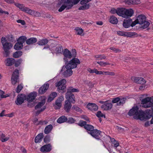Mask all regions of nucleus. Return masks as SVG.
<instances>
[{"instance_id": "nucleus-30", "label": "nucleus", "mask_w": 153, "mask_h": 153, "mask_svg": "<svg viewBox=\"0 0 153 153\" xmlns=\"http://www.w3.org/2000/svg\"><path fill=\"white\" fill-rule=\"evenodd\" d=\"M54 51H52L54 52V53L56 54L62 53H63V48L62 46H59L57 47L56 48H54Z\"/></svg>"}, {"instance_id": "nucleus-39", "label": "nucleus", "mask_w": 153, "mask_h": 153, "mask_svg": "<svg viewBox=\"0 0 153 153\" xmlns=\"http://www.w3.org/2000/svg\"><path fill=\"white\" fill-rule=\"evenodd\" d=\"M57 94L56 92H53L51 93L49 96L48 98V102H51L57 96Z\"/></svg>"}, {"instance_id": "nucleus-54", "label": "nucleus", "mask_w": 153, "mask_h": 153, "mask_svg": "<svg viewBox=\"0 0 153 153\" xmlns=\"http://www.w3.org/2000/svg\"><path fill=\"white\" fill-rule=\"evenodd\" d=\"M22 60L21 59H19L18 60H15L14 63L16 67L19 66L22 63Z\"/></svg>"}, {"instance_id": "nucleus-11", "label": "nucleus", "mask_w": 153, "mask_h": 153, "mask_svg": "<svg viewBox=\"0 0 153 153\" xmlns=\"http://www.w3.org/2000/svg\"><path fill=\"white\" fill-rule=\"evenodd\" d=\"M126 99L125 98H120L117 97L113 98L112 100V102L113 103H117V105H122L125 102Z\"/></svg>"}, {"instance_id": "nucleus-49", "label": "nucleus", "mask_w": 153, "mask_h": 153, "mask_svg": "<svg viewBox=\"0 0 153 153\" xmlns=\"http://www.w3.org/2000/svg\"><path fill=\"white\" fill-rule=\"evenodd\" d=\"M85 129L87 130L90 131H93L94 129V127L93 126H92L90 125L87 124L85 126Z\"/></svg>"}, {"instance_id": "nucleus-50", "label": "nucleus", "mask_w": 153, "mask_h": 153, "mask_svg": "<svg viewBox=\"0 0 153 153\" xmlns=\"http://www.w3.org/2000/svg\"><path fill=\"white\" fill-rule=\"evenodd\" d=\"M150 103H149L148 105H146L144 106L145 108H148L151 107L153 105V96L150 97Z\"/></svg>"}, {"instance_id": "nucleus-22", "label": "nucleus", "mask_w": 153, "mask_h": 153, "mask_svg": "<svg viewBox=\"0 0 153 153\" xmlns=\"http://www.w3.org/2000/svg\"><path fill=\"white\" fill-rule=\"evenodd\" d=\"M15 5L22 11L27 13V12L29 9L28 8L25 7L23 4L19 3H16Z\"/></svg>"}, {"instance_id": "nucleus-12", "label": "nucleus", "mask_w": 153, "mask_h": 153, "mask_svg": "<svg viewBox=\"0 0 153 153\" xmlns=\"http://www.w3.org/2000/svg\"><path fill=\"white\" fill-rule=\"evenodd\" d=\"M88 133L93 137L97 140L100 139V138L101 137V132L97 129H94L93 131H91Z\"/></svg>"}, {"instance_id": "nucleus-2", "label": "nucleus", "mask_w": 153, "mask_h": 153, "mask_svg": "<svg viewBox=\"0 0 153 153\" xmlns=\"http://www.w3.org/2000/svg\"><path fill=\"white\" fill-rule=\"evenodd\" d=\"M146 116H147L146 111V113H145L141 109L139 110V108L137 106H134V119L143 120L149 119L152 117L150 121V123L151 124H153V114L150 118L146 117Z\"/></svg>"}, {"instance_id": "nucleus-20", "label": "nucleus", "mask_w": 153, "mask_h": 153, "mask_svg": "<svg viewBox=\"0 0 153 153\" xmlns=\"http://www.w3.org/2000/svg\"><path fill=\"white\" fill-rule=\"evenodd\" d=\"M48 83H45L40 88L39 90V93L40 94H42L45 93L49 87Z\"/></svg>"}, {"instance_id": "nucleus-61", "label": "nucleus", "mask_w": 153, "mask_h": 153, "mask_svg": "<svg viewBox=\"0 0 153 153\" xmlns=\"http://www.w3.org/2000/svg\"><path fill=\"white\" fill-rule=\"evenodd\" d=\"M72 109L74 110H75L77 111H80V112L81 111V110L80 108L78 106L74 105L72 107Z\"/></svg>"}, {"instance_id": "nucleus-45", "label": "nucleus", "mask_w": 153, "mask_h": 153, "mask_svg": "<svg viewBox=\"0 0 153 153\" xmlns=\"http://www.w3.org/2000/svg\"><path fill=\"white\" fill-rule=\"evenodd\" d=\"M110 138L112 144L114 145V147L116 148L117 147L119 146V143L117 141L115 140L114 138H111V137Z\"/></svg>"}, {"instance_id": "nucleus-44", "label": "nucleus", "mask_w": 153, "mask_h": 153, "mask_svg": "<svg viewBox=\"0 0 153 153\" xmlns=\"http://www.w3.org/2000/svg\"><path fill=\"white\" fill-rule=\"evenodd\" d=\"M82 6H80L78 8L79 10H87L90 7L89 4H81Z\"/></svg>"}, {"instance_id": "nucleus-6", "label": "nucleus", "mask_w": 153, "mask_h": 153, "mask_svg": "<svg viewBox=\"0 0 153 153\" xmlns=\"http://www.w3.org/2000/svg\"><path fill=\"white\" fill-rule=\"evenodd\" d=\"M46 99V97L44 96H41L39 97V100L41 101L38 103L36 105L35 108L36 109L41 108V110L37 111L36 113L37 115H38L41 112L44 111L46 108L45 106L44 105Z\"/></svg>"}, {"instance_id": "nucleus-62", "label": "nucleus", "mask_w": 153, "mask_h": 153, "mask_svg": "<svg viewBox=\"0 0 153 153\" xmlns=\"http://www.w3.org/2000/svg\"><path fill=\"white\" fill-rule=\"evenodd\" d=\"M92 0H82L80 2L81 4H89L88 2L91 1Z\"/></svg>"}, {"instance_id": "nucleus-58", "label": "nucleus", "mask_w": 153, "mask_h": 153, "mask_svg": "<svg viewBox=\"0 0 153 153\" xmlns=\"http://www.w3.org/2000/svg\"><path fill=\"white\" fill-rule=\"evenodd\" d=\"M86 122L85 121H80V122L78 123V125L82 127L84 126L85 128V126L87 125Z\"/></svg>"}, {"instance_id": "nucleus-34", "label": "nucleus", "mask_w": 153, "mask_h": 153, "mask_svg": "<svg viewBox=\"0 0 153 153\" xmlns=\"http://www.w3.org/2000/svg\"><path fill=\"white\" fill-rule=\"evenodd\" d=\"M79 90L78 89L74 88L73 87H70L68 88L67 93H68V94H72V93L79 92Z\"/></svg>"}, {"instance_id": "nucleus-37", "label": "nucleus", "mask_w": 153, "mask_h": 153, "mask_svg": "<svg viewBox=\"0 0 153 153\" xmlns=\"http://www.w3.org/2000/svg\"><path fill=\"white\" fill-rule=\"evenodd\" d=\"M27 38L25 36H22L20 37L17 41V42H19L20 43H22V45H23V43H24L25 41L26 42L27 40Z\"/></svg>"}, {"instance_id": "nucleus-23", "label": "nucleus", "mask_w": 153, "mask_h": 153, "mask_svg": "<svg viewBox=\"0 0 153 153\" xmlns=\"http://www.w3.org/2000/svg\"><path fill=\"white\" fill-rule=\"evenodd\" d=\"M87 108L92 111H96L98 109V106L95 104L88 103L87 105Z\"/></svg>"}, {"instance_id": "nucleus-48", "label": "nucleus", "mask_w": 153, "mask_h": 153, "mask_svg": "<svg viewBox=\"0 0 153 153\" xmlns=\"http://www.w3.org/2000/svg\"><path fill=\"white\" fill-rule=\"evenodd\" d=\"M68 2L69 1V4L70 5H72V7L74 5L77 4L80 0H67Z\"/></svg>"}, {"instance_id": "nucleus-55", "label": "nucleus", "mask_w": 153, "mask_h": 153, "mask_svg": "<svg viewBox=\"0 0 153 153\" xmlns=\"http://www.w3.org/2000/svg\"><path fill=\"white\" fill-rule=\"evenodd\" d=\"M96 116L99 118L104 117L105 118V116L102 114L100 111H98L97 113Z\"/></svg>"}, {"instance_id": "nucleus-9", "label": "nucleus", "mask_w": 153, "mask_h": 153, "mask_svg": "<svg viewBox=\"0 0 153 153\" xmlns=\"http://www.w3.org/2000/svg\"><path fill=\"white\" fill-rule=\"evenodd\" d=\"M63 4L61 6L58 10L59 12H61L65 9L66 10H70L72 7V5H70L67 0H63Z\"/></svg>"}, {"instance_id": "nucleus-19", "label": "nucleus", "mask_w": 153, "mask_h": 153, "mask_svg": "<svg viewBox=\"0 0 153 153\" xmlns=\"http://www.w3.org/2000/svg\"><path fill=\"white\" fill-rule=\"evenodd\" d=\"M51 145L48 144L42 146L40 148V151L42 152H47L50 151L51 150Z\"/></svg>"}, {"instance_id": "nucleus-60", "label": "nucleus", "mask_w": 153, "mask_h": 153, "mask_svg": "<svg viewBox=\"0 0 153 153\" xmlns=\"http://www.w3.org/2000/svg\"><path fill=\"white\" fill-rule=\"evenodd\" d=\"M126 32L119 31L117 32V34L119 36H125Z\"/></svg>"}, {"instance_id": "nucleus-18", "label": "nucleus", "mask_w": 153, "mask_h": 153, "mask_svg": "<svg viewBox=\"0 0 153 153\" xmlns=\"http://www.w3.org/2000/svg\"><path fill=\"white\" fill-rule=\"evenodd\" d=\"M65 98L66 100H68L69 101L73 104L75 102V97L73 94H68V93H66L65 95Z\"/></svg>"}, {"instance_id": "nucleus-24", "label": "nucleus", "mask_w": 153, "mask_h": 153, "mask_svg": "<svg viewBox=\"0 0 153 153\" xmlns=\"http://www.w3.org/2000/svg\"><path fill=\"white\" fill-rule=\"evenodd\" d=\"M71 103L68 100H66L65 102L64 109L67 112H69L71 107Z\"/></svg>"}, {"instance_id": "nucleus-15", "label": "nucleus", "mask_w": 153, "mask_h": 153, "mask_svg": "<svg viewBox=\"0 0 153 153\" xmlns=\"http://www.w3.org/2000/svg\"><path fill=\"white\" fill-rule=\"evenodd\" d=\"M64 98L63 96H60L56 101L55 104L54 105V107L56 109H59L62 106V102L64 100Z\"/></svg>"}, {"instance_id": "nucleus-26", "label": "nucleus", "mask_w": 153, "mask_h": 153, "mask_svg": "<svg viewBox=\"0 0 153 153\" xmlns=\"http://www.w3.org/2000/svg\"><path fill=\"white\" fill-rule=\"evenodd\" d=\"M134 82L137 84L143 85L146 83V81L142 77H134Z\"/></svg>"}, {"instance_id": "nucleus-21", "label": "nucleus", "mask_w": 153, "mask_h": 153, "mask_svg": "<svg viewBox=\"0 0 153 153\" xmlns=\"http://www.w3.org/2000/svg\"><path fill=\"white\" fill-rule=\"evenodd\" d=\"M37 96V93L35 92L31 93L26 97L27 100L28 102L32 101L34 100Z\"/></svg>"}, {"instance_id": "nucleus-63", "label": "nucleus", "mask_w": 153, "mask_h": 153, "mask_svg": "<svg viewBox=\"0 0 153 153\" xmlns=\"http://www.w3.org/2000/svg\"><path fill=\"white\" fill-rule=\"evenodd\" d=\"M67 121L68 123L71 124L74 123L75 121V120L72 117L68 118Z\"/></svg>"}, {"instance_id": "nucleus-47", "label": "nucleus", "mask_w": 153, "mask_h": 153, "mask_svg": "<svg viewBox=\"0 0 153 153\" xmlns=\"http://www.w3.org/2000/svg\"><path fill=\"white\" fill-rule=\"evenodd\" d=\"M22 55V52L21 51H17L14 53L13 55V57L15 58H18L21 56Z\"/></svg>"}, {"instance_id": "nucleus-42", "label": "nucleus", "mask_w": 153, "mask_h": 153, "mask_svg": "<svg viewBox=\"0 0 153 153\" xmlns=\"http://www.w3.org/2000/svg\"><path fill=\"white\" fill-rule=\"evenodd\" d=\"M23 47L22 43L18 42L16 43L14 46V48L16 50H20Z\"/></svg>"}, {"instance_id": "nucleus-16", "label": "nucleus", "mask_w": 153, "mask_h": 153, "mask_svg": "<svg viewBox=\"0 0 153 153\" xmlns=\"http://www.w3.org/2000/svg\"><path fill=\"white\" fill-rule=\"evenodd\" d=\"M112 106V104L110 102L109 100H107L105 101V103L101 106V108L104 110L107 111L111 109Z\"/></svg>"}, {"instance_id": "nucleus-27", "label": "nucleus", "mask_w": 153, "mask_h": 153, "mask_svg": "<svg viewBox=\"0 0 153 153\" xmlns=\"http://www.w3.org/2000/svg\"><path fill=\"white\" fill-rule=\"evenodd\" d=\"M15 62V60L12 58H7L5 61V65L7 66H10L13 64Z\"/></svg>"}, {"instance_id": "nucleus-3", "label": "nucleus", "mask_w": 153, "mask_h": 153, "mask_svg": "<svg viewBox=\"0 0 153 153\" xmlns=\"http://www.w3.org/2000/svg\"><path fill=\"white\" fill-rule=\"evenodd\" d=\"M1 42L5 54L6 56H7L10 53V51L9 50L12 48L13 45L11 43L8 42L6 38L3 37L1 38Z\"/></svg>"}, {"instance_id": "nucleus-51", "label": "nucleus", "mask_w": 153, "mask_h": 153, "mask_svg": "<svg viewBox=\"0 0 153 153\" xmlns=\"http://www.w3.org/2000/svg\"><path fill=\"white\" fill-rule=\"evenodd\" d=\"M95 57L98 59H105L106 57L103 55H97L95 56Z\"/></svg>"}, {"instance_id": "nucleus-38", "label": "nucleus", "mask_w": 153, "mask_h": 153, "mask_svg": "<svg viewBox=\"0 0 153 153\" xmlns=\"http://www.w3.org/2000/svg\"><path fill=\"white\" fill-rule=\"evenodd\" d=\"M9 139L8 136H6L3 133H1L0 135V140L2 142H5L7 141Z\"/></svg>"}, {"instance_id": "nucleus-14", "label": "nucleus", "mask_w": 153, "mask_h": 153, "mask_svg": "<svg viewBox=\"0 0 153 153\" xmlns=\"http://www.w3.org/2000/svg\"><path fill=\"white\" fill-rule=\"evenodd\" d=\"M26 99V96L25 94H21L18 95L15 103L17 105L21 104Z\"/></svg>"}, {"instance_id": "nucleus-43", "label": "nucleus", "mask_w": 153, "mask_h": 153, "mask_svg": "<svg viewBox=\"0 0 153 153\" xmlns=\"http://www.w3.org/2000/svg\"><path fill=\"white\" fill-rule=\"evenodd\" d=\"M146 114L147 116L146 117L150 118L152 115L153 114V105L151 107V109L147 110L146 111Z\"/></svg>"}, {"instance_id": "nucleus-33", "label": "nucleus", "mask_w": 153, "mask_h": 153, "mask_svg": "<svg viewBox=\"0 0 153 153\" xmlns=\"http://www.w3.org/2000/svg\"><path fill=\"white\" fill-rule=\"evenodd\" d=\"M109 21L111 23L114 25L117 24L118 22L117 19L114 16H111L109 19Z\"/></svg>"}, {"instance_id": "nucleus-8", "label": "nucleus", "mask_w": 153, "mask_h": 153, "mask_svg": "<svg viewBox=\"0 0 153 153\" xmlns=\"http://www.w3.org/2000/svg\"><path fill=\"white\" fill-rule=\"evenodd\" d=\"M146 19H147V18L144 15L140 14L137 16L136 15V19L134 20V27H136V26H137V24H140Z\"/></svg>"}, {"instance_id": "nucleus-5", "label": "nucleus", "mask_w": 153, "mask_h": 153, "mask_svg": "<svg viewBox=\"0 0 153 153\" xmlns=\"http://www.w3.org/2000/svg\"><path fill=\"white\" fill-rule=\"evenodd\" d=\"M133 10L131 9H127L120 8L118 11V15L124 18H128L131 16L133 13Z\"/></svg>"}, {"instance_id": "nucleus-31", "label": "nucleus", "mask_w": 153, "mask_h": 153, "mask_svg": "<svg viewBox=\"0 0 153 153\" xmlns=\"http://www.w3.org/2000/svg\"><path fill=\"white\" fill-rule=\"evenodd\" d=\"M37 39L36 38H31L27 40L26 43L27 45H31L36 43Z\"/></svg>"}, {"instance_id": "nucleus-28", "label": "nucleus", "mask_w": 153, "mask_h": 153, "mask_svg": "<svg viewBox=\"0 0 153 153\" xmlns=\"http://www.w3.org/2000/svg\"><path fill=\"white\" fill-rule=\"evenodd\" d=\"M27 13L36 17L40 16H41V14L39 12L30 9H29Z\"/></svg>"}, {"instance_id": "nucleus-57", "label": "nucleus", "mask_w": 153, "mask_h": 153, "mask_svg": "<svg viewBox=\"0 0 153 153\" xmlns=\"http://www.w3.org/2000/svg\"><path fill=\"white\" fill-rule=\"evenodd\" d=\"M125 37H131L134 35V33L132 32H126Z\"/></svg>"}, {"instance_id": "nucleus-13", "label": "nucleus", "mask_w": 153, "mask_h": 153, "mask_svg": "<svg viewBox=\"0 0 153 153\" xmlns=\"http://www.w3.org/2000/svg\"><path fill=\"white\" fill-rule=\"evenodd\" d=\"M19 74V71L17 69H16L13 72L11 79L12 83L13 84H15L18 82Z\"/></svg>"}, {"instance_id": "nucleus-64", "label": "nucleus", "mask_w": 153, "mask_h": 153, "mask_svg": "<svg viewBox=\"0 0 153 153\" xmlns=\"http://www.w3.org/2000/svg\"><path fill=\"white\" fill-rule=\"evenodd\" d=\"M50 140V137L49 136H46L44 139V141L45 143L48 142Z\"/></svg>"}, {"instance_id": "nucleus-29", "label": "nucleus", "mask_w": 153, "mask_h": 153, "mask_svg": "<svg viewBox=\"0 0 153 153\" xmlns=\"http://www.w3.org/2000/svg\"><path fill=\"white\" fill-rule=\"evenodd\" d=\"M43 137V133H40L36 136L35 139V142L36 143H40Z\"/></svg>"}, {"instance_id": "nucleus-1", "label": "nucleus", "mask_w": 153, "mask_h": 153, "mask_svg": "<svg viewBox=\"0 0 153 153\" xmlns=\"http://www.w3.org/2000/svg\"><path fill=\"white\" fill-rule=\"evenodd\" d=\"M81 62L77 58H73L65 66H63L61 70L63 75L65 77L71 76L73 74L72 69L76 68Z\"/></svg>"}, {"instance_id": "nucleus-4", "label": "nucleus", "mask_w": 153, "mask_h": 153, "mask_svg": "<svg viewBox=\"0 0 153 153\" xmlns=\"http://www.w3.org/2000/svg\"><path fill=\"white\" fill-rule=\"evenodd\" d=\"M63 55L64 56V60L66 63L68 62V59H71L72 57L75 58L76 55V52L75 49H73L71 53L68 49L66 48L63 52Z\"/></svg>"}, {"instance_id": "nucleus-7", "label": "nucleus", "mask_w": 153, "mask_h": 153, "mask_svg": "<svg viewBox=\"0 0 153 153\" xmlns=\"http://www.w3.org/2000/svg\"><path fill=\"white\" fill-rule=\"evenodd\" d=\"M66 82V81L65 79H62L60 81L55 83V85L59 90H62L63 92L65 91H64L66 89L65 84Z\"/></svg>"}, {"instance_id": "nucleus-40", "label": "nucleus", "mask_w": 153, "mask_h": 153, "mask_svg": "<svg viewBox=\"0 0 153 153\" xmlns=\"http://www.w3.org/2000/svg\"><path fill=\"white\" fill-rule=\"evenodd\" d=\"M88 71L90 73H95L97 75H100V71H98L97 69L95 68L94 69H91L90 68H88L87 69Z\"/></svg>"}, {"instance_id": "nucleus-53", "label": "nucleus", "mask_w": 153, "mask_h": 153, "mask_svg": "<svg viewBox=\"0 0 153 153\" xmlns=\"http://www.w3.org/2000/svg\"><path fill=\"white\" fill-rule=\"evenodd\" d=\"M23 87V85L22 84H20L17 87L16 90V91L17 93H19L20 91L22 89Z\"/></svg>"}, {"instance_id": "nucleus-32", "label": "nucleus", "mask_w": 153, "mask_h": 153, "mask_svg": "<svg viewBox=\"0 0 153 153\" xmlns=\"http://www.w3.org/2000/svg\"><path fill=\"white\" fill-rule=\"evenodd\" d=\"M53 129V126L50 124L46 126L44 130V133L45 134H48L51 132Z\"/></svg>"}, {"instance_id": "nucleus-46", "label": "nucleus", "mask_w": 153, "mask_h": 153, "mask_svg": "<svg viewBox=\"0 0 153 153\" xmlns=\"http://www.w3.org/2000/svg\"><path fill=\"white\" fill-rule=\"evenodd\" d=\"M4 92L2 90L0 89V100H1L2 98H6L9 96V95L8 94H6L5 95H4Z\"/></svg>"}, {"instance_id": "nucleus-10", "label": "nucleus", "mask_w": 153, "mask_h": 153, "mask_svg": "<svg viewBox=\"0 0 153 153\" xmlns=\"http://www.w3.org/2000/svg\"><path fill=\"white\" fill-rule=\"evenodd\" d=\"M150 24V23L146 19L142 22L139 24L138 26H137L136 27H134V30H139L141 29H143L146 28L149 26Z\"/></svg>"}, {"instance_id": "nucleus-36", "label": "nucleus", "mask_w": 153, "mask_h": 153, "mask_svg": "<svg viewBox=\"0 0 153 153\" xmlns=\"http://www.w3.org/2000/svg\"><path fill=\"white\" fill-rule=\"evenodd\" d=\"M48 42V40L47 39H42L38 42L37 44L43 46L47 44Z\"/></svg>"}, {"instance_id": "nucleus-59", "label": "nucleus", "mask_w": 153, "mask_h": 153, "mask_svg": "<svg viewBox=\"0 0 153 153\" xmlns=\"http://www.w3.org/2000/svg\"><path fill=\"white\" fill-rule=\"evenodd\" d=\"M128 114L130 116L133 115L134 114V106L129 111Z\"/></svg>"}, {"instance_id": "nucleus-52", "label": "nucleus", "mask_w": 153, "mask_h": 153, "mask_svg": "<svg viewBox=\"0 0 153 153\" xmlns=\"http://www.w3.org/2000/svg\"><path fill=\"white\" fill-rule=\"evenodd\" d=\"M97 63L99 64L101 66L105 67L107 65H110V64L108 62H97Z\"/></svg>"}, {"instance_id": "nucleus-41", "label": "nucleus", "mask_w": 153, "mask_h": 153, "mask_svg": "<svg viewBox=\"0 0 153 153\" xmlns=\"http://www.w3.org/2000/svg\"><path fill=\"white\" fill-rule=\"evenodd\" d=\"M76 31V33L78 35L82 36L84 35L83 30L81 28L77 27L75 29Z\"/></svg>"}, {"instance_id": "nucleus-56", "label": "nucleus", "mask_w": 153, "mask_h": 153, "mask_svg": "<svg viewBox=\"0 0 153 153\" xmlns=\"http://www.w3.org/2000/svg\"><path fill=\"white\" fill-rule=\"evenodd\" d=\"M120 8H118L116 10L114 8H112L110 11V12L111 13L113 14H114L116 13L118 15V11L120 10Z\"/></svg>"}, {"instance_id": "nucleus-25", "label": "nucleus", "mask_w": 153, "mask_h": 153, "mask_svg": "<svg viewBox=\"0 0 153 153\" xmlns=\"http://www.w3.org/2000/svg\"><path fill=\"white\" fill-rule=\"evenodd\" d=\"M150 98L149 97H147L143 99L142 97H140V100L141 101V103L143 104V106L145 108L144 106L146 105H148L150 103Z\"/></svg>"}, {"instance_id": "nucleus-17", "label": "nucleus", "mask_w": 153, "mask_h": 153, "mask_svg": "<svg viewBox=\"0 0 153 153\" xmlns=\"http://www.w3.org/2000/svg\"><path fill=\"white\" fill-rule=\"evenodd\" d=\"M123 26L125 28H128L130 26L133 27L134 26V22H132L131 19H128L124 21Z\"/></svg>"}, {"instance_id": "nucleus-35", "label": "nucleus", "mask_w": 153, "mask_h": 153, "mask_svg": "<svg viewBox=\"0 0 153 153\" xmlns=\"http://www.w3.org/2000/svg\"><path fill=\"white\" fill-rule=\"evenodd\" d=\"M67 120V118L64 116H62L59 117L57 120V122L59 123L65 122Z\"/></svg>"}]
</instances>
